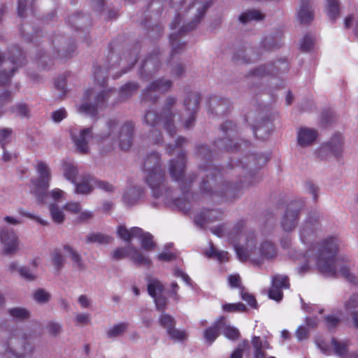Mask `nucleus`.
Instances as JSON below:
<instances>
[{
	"label": "nucleus",
	"mask_w": 358,
	"mask_h": 358,
	"mask_svg": "<svg viewBox=\"0 0 358 358\" xmlns=\"http://www.w3.org/2000/svg\"><path fill=\"white\" fill-rule=\"evenodd\" d=\"M20 31L23 37L27 41H33L37 37L38 31H34V29L29 24L22 25Z\"/></svg>",
	"instance_id": "obj_61"
},
{
	"label": "nucleus",
	"mask_w": 358,
	"mask_h": 358,
	"mask_svg": "<svg viewBox=\"0 0 358 358\" xmlns=\"http://www.w3.org/2000/svg\"><path fill=\"white\" fill-rule=\"evenodd\" d=\"M222 309L225 312H246L248 310L246 306L241 302L237 303H225L222 306Z\"/></svg>",
	"instance_id": "obj_62"
},
{
	"label": "nucleus",
	"mask_w": 358,
	"mask_h": 358,
	"mask_svg": "<svg viewBox=\"0 0 358 358\" xmlns=\"http://www.w3.org/2000/svg\"><path fill=\"white\" fill-rule=\"evenodd\" d=\"M67 24L76 31L84 30L91 25V20L88 15L76 11L69 16Z\"/></svg>",
	"instance_id": "obj_28"
},
{
	"label": "nucleus",
	"mask_w": 358,
	"mask_h": 358,
	"mask_svg": "<svg viewBox=\"0 0 358 358\" xmlns=\"http://www.w3.org/2000/svg\"><path fill=\"white\" fill-rule=\"evenodd\" d=\"M222 213L218 210H207L196 215L194 222L201 229L207 223L213 222L221 218Z\"/></svg>",
	"instance_id": "obj_32"
},
{
	"label": "nucleus",
	"mask_w": 358,
	"mask_h": 358,
	"mask_svg": "<svg viewBox=\"0 0 358 358\" xmlns=\"http://www.w3.org/2000/svg\"><path fill=\"white\" fill-rule=\"evenodd\" d=\"M127 324L124 322L115 324L107 331V336L110 338L122 336L127 331Z\"/></svg>",
	"instance_id": "obj_53"
},
{
	"label": "nucleus",
	"mask_w": 358,
	"mask_h": 358,
	"mask_svg": "<svg viewBox=\"0 0 358 358\" xmlns=\"http://www.w3.org/2000/svg\"><path fill=\"white\" fill-rule=\"evenodd\" d=\"M0 240L3 245V253L4 255H11L18 251V238L13 229L3 227L1 230Z\"/></svg>",
	"instance_id": "obj_26"
},
{
	"label": "nucleus",
	"mask_w": 358,
	"mask_h": 358,
	"mask_svg": "<svg viewBox=\"0 0 358 358\" xmlns=\"http://www.w3.org/2000/svg\"><path fill=\"white\" fill-rule=\"evenodd\" d=\"M302 203L299 201L290 202L280 220V226L283 231L289 232L297 226Z\"/></svg>",
	"instance_id": "obj_17"
},
{
	"label": "nucleus",
	"mask_w": 358,
	"mask_h": 358,
	"mask_svg": "<svg viewBox=\"0 0 358 358\" xmlns=\"http://www.w3.org/2000/svg\"><path fill=\"white\" fill-rule=\"evenodd\" d=\"M173 190L167 189L166 196H164L165 203L172 208H176L178 210L186 213L190 210L189 203L183 198H173L172 196Z\"/></svg>",
	"instance_id": "obj_31"
},
{
	"label": "nucleus",
	"mask_w": 358,
	"mask_h": 358,
	"mask_svg": "<svg viewBox=\"0 0 358 358\" xmlns=\"http://www.w3.org/2000/svg\"><path fill=\"white\" fill-rule=\"evenodd\" d=\"M64 250L73 261V266L80 271H83L85 268V265L83 263L80 255L76 250H74L69 245H64Z\"/></svg>",
	"instance_id": "obj_43"
},
{
	"label": "nucleus",
	"mask_w": 358,
	"mask_h": 358,
	"mask_svg": "<svg viewBox=\"0 0 358 358\" xmlns=\"http://www.w3.org/2000/svg\"><path fill=\"white\" fill-rule=\"evenodd\" d=\"M201 101L200 94L197 92H190L184 99V106L188 113H197Z\"/></svg>",
	"instance_id": "obj_37"
},
{
	"label": "nucleus",
	"mask_w": 358,
	"mask_h": 358,
	"mask_svg": "<svg viewBox=\"0 0 358 358\" xmlns=\"http://www.w3.org/2000/svg\"><path fill=\"white\" fill-rule=\"evenodd\" d=\"M245 120L252 127L255 136L261 141L268 139L274 129L271 114L266 108L255 106L245 115Z\"/></svg>",
	"instance_id": "obj_7"
},
{
	"label": "nucleus",
	"mask_w": 358,
	"mask_h": 358,
	"mask_svg": "<svg viewBox=\"0 0 358 358\" xmlns=\"http://www.w3.org/2000/svg\"><path fill=\"white\" fill-rule=\"evenodd\" d=\"M225 326V317H219L210 327L203 332L205 341L211 345L220 335V330Z\"/></svg>",
	"instance_id": "obj_33"
},
{
	"label": "nucleus",
	"mask_w": 358,
	"mask_h": 358,
	"mask_svg": "<svg viewBox=\"0 0 358 358\" xmlns=\"http://www.w3.org/2000/svg\"><path fill=\"white\" fill-rule=\"evenodd\" d=\"M177 102V99L173 96H168L161 112V116L164 122V128L167 133L173 137L176 133V128L173 122L175 114L172 109Z\"/></svg>",
	"instance_id": "obj_20"
},
{
	"label": "nucleus",
	"mask_w": 358,
	"mask_h": 358,
	"mask_svg": "<svg viewBox=\"0 0 358 358\" xmlns=\"http://www.w3.org/2000/svg\"><path fill=\"white\" fill-rule=\"evenodd\" d=\"M94 181V177L90 174L83 176L80 182H73L75 185V192L78 194H89L93 190L92 182Z\"/></svg>",
	"instance_id": "obj_36"
},
{
	"label": "nucleus",
	"mask_w": 358,
	"mask_h": 358,
	"mask_svg": "<svg viewBox=\"0 0 358 358\" xmlns=\"http://www.w3.org/2000/svg\"><path fill=\"white\" fill-rule=\"evenodd\" d=\"M115 93V89L111 87L87 89L84 94V102L79 106L78 111L91 117H96L99 110L107 107L109 99Z\"/></svg>",
	"instance_id": "obj_6"
},
{
	"label": "nucleus",
	"mask_w": 358,
	"mask_h": 358,
	"mask_svg": "<svg viewBox=\"0 0 358 358\" xmlns=\"http://www.w3.org/2000/svg\"><path fill=\"white\" fill-rule=\"evenodd\" d=\"M130 257L134 264L138 266H150L151 264V260L135 247L131 248Z\"/></svg>",
	"instance_id": "obj_46"
},
{
	"label": "nucleus",
	"mask_w": 358,
	"mask_h": 358,
	"mask_svg": "<svg viewBox=\"0 0 358 358\" xmlns=\"http://www.w3.org/2000/svg\"><path fill=\"white\" fill-rule=\"evenodd\" d=\"M8 313L13 318L18 321H24L30 317V312L27 308L22 307L9 308Z\"/></svg>",
	"instance_id": "obj_48"
},
{
	"label": "nucleus",
	"mask_w": 358,
	"mask_h": 358,
	"mask_svg": "<svg viewBox=\"0 0 358 358\" xmlns=\"http://www.w3.org/2000/svg\"><path fill=\"white\" fill-rule=\"evenodd\" d=\"M213 1H194L190 6L189 9L195 8L196 14L192 21L183 25L178 31L172 32L169 36L170 43L171 44V58H173L176 55L180 54L185 48V43L181 42L180 36L182 34L194 30L198 24L204 17L207 10L212 6Z\"/></svg>",
	"instance_id": "obj_5"
},
{
	"label": "nucleus",
	"mask_w": 358,
	"mask_h": 358,
	"mask_svg": "<svg viewBox=\"0 0 358 358\" xmlns=\"http://www.w3.org/2000/svg\"><path fill=\"white\" fill-rule=\"evenodd\" d=\"M145 196L144 189L140 187H133L124 192L122 201L127 207H132L140 203Z\"/></svg>",
	"instance_id": "obj_30"
},
{
	"label": "nucleus",
	"mask_w": 358,
	"mask_h": 358,
	"mask_svg": "<svg viewBox=\"0 0 358 358\" xmlns=\"http://www.w3.org/2000/svg\"><path fill=\"white\" fill-rule=\"evenodd\" d=\"M64 177L72 183L75 182L76 176L78 174L77 167L71 162H65L62 164Z\"/></svg>",
	"instance_id": "obj_49"
},
{
	"label": "nucleus",
	"mask_w": 358,
	"mask_h": 358,
	"mask_svg": "<svg viewBox=\"0 0 358 358\" xmlns=\"http://www.w3.org/2000/svg\"><path fill=\"white\" fill-rule=\"evenodd\" d=\"M164 287L157 279H150L148 284V292L154 299L157 310L164 311L168 304L167 298L162 295Z\"/></svg>",
	"instance_id": "obj_22"
},
{
	"label": "nucleus",
	"mask_w": 358,
	"mask_h": 358,
	"mask_svg": "<svg viewBox=\"0 0 358 358\" xmlns=\"http://www.w3.org/2000/svg\"><path fill=\"white\" fill-rule=\"evenodd\" d=\"M322 215L317 211L310 212L300 228L301 239L308 243L317 236L321 229L320 219Z\"/></svg>",
	"instance_id": "obj_14"
},
{
	"label": "nucleus",
	"mask_w": 358,
	"mask_h": 358,
	"mask_svg": "<svg viewBox=\"0 0 358 358\" xmlns=\"http://www.w3.org/2000/svg\"><path fill=\"white\" fill-rule=\"evenodd\" d=\"M145 181L152 189L154 198L158 199L164 194V196H166V190L169 188L165 185V176L163 170L147 173Z\"/></svg>",
	"instance_id": "obj_19"
},
{
	"label": "nucleus",
	"mask_w": 358,
	"mask_h": 358,
	"mask_svg": "<svg viewBox=\"0 0 358 358\" xmlns=\"http://www.w3.org/2000/svg\"><path fill=\"white\" fill-rule=\"evenodd\" d=\"M37 171L39 174L38 178L31 179V193L37 199L38 203H45L49 195L48 189L51 180V173L48 165L43 162H39L37 165ZM63 191L59 189H55L50 192L54 200H58L63 194Z\"/></svg>",
	"instance_id": "obj_9"
},
{
	"label": "nucleus",
	"mask_w": 358,
	"mask_h": 358,
	"mask_svg": "<svg viewBox=\"0 0 358 358\" xmlns=\"http://www.w3.org/2000/svg\"><path fill=\"white\" fill-rule=\"evenodd\" d=\"M71 137L74 143L76 150L81 155L90 152L89 140L92 137V128L82 129L78 134L71 131Z\"/></svg>",
	"instance_id": "obj_25"
},
{
	"label": "nucleus",
	"mask_w": 358,
	"mask_h": 358,
	"mask_svg": "<svg viewBox=\"0 0 358 358\" xmlns=\"http://www.w3.org/2000/svg\"><path fill=\"white\" fill-rule=\"evenodd\" d=\"M262 47L266 50H272L280 48L279 40L273 35L266 36L262 41Z\"/></svg>",
	"instance_id": "obj_56"
},
{
	"label": "nucleus",
	"mask_w": 358,
	"mask_h": 358,
	"mask_svg": "<svg viewBox=\"0 0 358 358\" xmlns=\"http://www.w3.org/2000/svg\"><path fill=\"white\" fill-rule=\"evenodd\" d=\"M140 85L137 82H128L120 90V99L124 101L136 94Z\"/></svg>",
	"instance_id": "obj_41"
},
{
	"label": "nucleus",
	"mask_w": 358,
	"mask_h": 358,
	"mask_svg": "<svg viewBox=\"0 0 358 358\" xmlns=\"http://www.w3.org/2000/svg\"><path fill=\"white\" fill-rule=\"evenodd\" d=\"M24 54L18 46H15L10 50L9 59L15 66H13L8 72L6 70L0 71V85H5L10 81L17 66L24 64Z\"/></svg>",
	"instance_id": "obj_21"
},
{
	"label": "nucleus",
	"mask_w": 358,
	"mask_h": 358,
	"mask_svg": "<svg viewBox=\"0 0 358 358\" xmlns=\"http://www.w3.org/2000/svg\"><path fill=\"white\" fill-rule=\"evenodd\" d=\"M220 129L223 137L215 141L216 147L221 150H238L239 143L234 138L237 135L236 124L231 120H227L220 125Z\"/></svg>",
	"instance_id": "obj_13"
},
{
	"label": "nucleus",
	"mask_w": 358,
	"mask_h": 358,
	"mask_svg": "<svg viewBox=\"0 0 358 358\" xmlns=\"http://www.w3.org/2000/svg\"><path fill=\"white\" fill-rule=\"evenodd\" d=\"M159 323L162 327L166 329V332L176 326L175 319L167 313H162L160 315Z\"/></svg>",
	"instance_id": "obj_60"
},
{
	"label": "nucleus",
	"mask_w": 358,
	"mask_h": 358,
	"mask_svg": "<svg viewBox=\"0 0 358 358\" xmlns=\"http://www.w3.org/2000/svg\"><path fill=\"white\" fill-rule=\"evenodd\" d=\"M231 102L229 99L213 96L208 100V113L215 117H224L230 111Z\"/></svg>",
	"instance_id": "obj_27"
},
{
	"label": "nucleus",
	"mask_w": 358,
	"mask_h": 358,
	"mask_svg": "<svg viewBox=\"0 0 358 358\" xmlns=\"http://www.w3.org/2000/svg\"><path fill=\"white\" fill-rule=\"evenodd\" d=\"M314 9L311 0H301L297 19L301 24H310L314 19Z\"/></svg>",
	"instance_id": "obj_29"
},
{
	"label": "nucleus",
	"mask_w": 358,
	"mask_h": 358,
	"mask_svg": "<svg viewBox=\"0 0 358 358\" xmlns=\"http://www.w3.org/2000/svg\"><path fill=\"white\" fill-rule=\"evenodd\" d=\"M245 220H238L229 232V238L234 243H239L242 236V234L244 232L245 229Z\"/></svg>",
	"instance_id": "obj_42"
},
{
	"label": "nucleus",
	"mask_w": 358,
	"mask_h": 358,
	"mask_svg": "<svg viewBox=\"0 0 358 358\" xmlns=\"http://www.w3.org/2000/svg\"><path fill=\"white\" fill-rule=\"evenodd\" d=\"M260 59V54L255 48L243 45L236 49L232 56V61L236 64H248L257 62Z\"/></svg>",
	"instance_id": "obj_23"
},
{
	"label": "nucleus",
	"mask_w": 358,
	"mask_h": 358,
	"mask_svg": "<svg viewBox=\"0 0 358 358\" xmlns=\"http://www.w3.org/2000/svg\"><path fill=\"white\" fill-rule=\"evenodd\" d=\"M186 152L181 151L178 153L177 159H172L169 162V173L171 178L178 182H180V189L182 192L187 194L190 189L192 182H193L196 176L195 175L189 176L188 178H184L185 171Z\"/></svg>",
	"instance_id": "obj_11"
},
{
	"label": "nucleus",
	"mask_w": 358,
	"mask_h": 358,
	"mask_svg": "<svg viewBox=\"0 0 358 358\" xmlns=\"http://www.w3.org/2000/svg\"><path fill=\"white\" fill-rule=\"evenodd\" d=\"M289 70V64L283 59H278L273 62L260 64L250 69L246 74L248 78L262 79L268 76H278L285 73Z\"/></svg>",
	"instance_id": "obj_12"
},
{
	"label": "nucleus",
	"mask_w": 358,
	"mask_h": 358,
	"mask_svg": "<svg viewBox=\"0 0 358 358\" xmlns=\"http://www.w3.org/2000/svg\"><path fill=\"white\" fill-rule=\"evenodd\" d=\"M34 300L41 304L47 303L51 299V294L44 289H36L34 293Z\"/></svg>",
	"instance_id": "obj_58"
},
{
	"label": "nucleus",
	"mask_w": 358,
	"mask_h": 358,
	"mask_svg": "<svg viewBox=\"0 0 358 358\" xmlns=\"http://www.w3.org/2000/svg\"><path fill=\"white\" fill-rule=\"evenodd\" d=\"M118 120L110 119L106 121L105 127L97 135L99 141L103 142L110 138L112 143L117 142L119 147L122 150H128L131 148L135 131V123L131 120L125 121L119 130Z\"/></svg>",
	"instance_id": "obj_3"
},
{
	"label": "nucleus",
	"mask_w": 358,
	"mask_h": 358,
	"mask_svg": "<svg viewBox=\"0 0 358 358\" xmlns=\"http://www.w3.org/2000/svg\"><path fill=\"white\" fill-rule=\"evenodd\" d=\"M265 15L259 10L253 9L242 13L238 17V20L243 24H247L252 21H262Z\"/></svg>",
	"instance_id": "obj_39"
},
{
	"label": "nucleus",
	"mask_w": 358,
	"mask_h": 358,
	"mask_svg": "<svg viewBox=\"0 0 358 358\" xmlns=\"http://www.w3.org/2000/svg\"><path fill=\"white\" fill-rule=\"evenodd\" d=\"M325 147L329 149L336 155L338 156L342 152L343 148V138L341 134H335L327 143Z\"/></svg>",
	"instance_id": "obj_47"
},
{
	"label": "nucleus",
	"mask_w": 358,
	"mask_h": 358,
	"mask_svg": "<svg viewBox=\"0 0 358 358\" xmlns=\"http://www.w3.org/2000/svg\"><path fill=\"white\" fill-rule=\"evenodd\" d=\"M172 85L171 80L164 79V78L150 83L142 91L141 101L144 102L156 103L159 99L158 93L164 94L167 92L172 87Z\"/></svg>",
	"instance_id": "obj_15"
},
{
	"label": "nucleus",
	"mask_w": 358,
	"mask_h": 358,
	"mask_svg": "<svg viewBox=\"0 0 358 358\" xmlns=\"http://www.w3.org/2000/svg\"><path fill=\"white\" fill-rule=\"evenodd\" d=\"M133 247L134 246H132L131 244H129L126 247L116 248L112 254L113 259L118 261L122 259L130 257L131 253V248Z\"/></svg>",
	"instance_id": "obj_54"
},
{
	"label": "nucleus",
	"mask_w": 358,
	"mask_h": 358,
	"mask_svg": "<svg viewBox=\"0 0 358 358\" xmlns=\"http://www.w3.org/2000/svg\"><path fill=\"white\" fill-rule=\"evenodd\" d=\"M141 240V248L145 250L150 251L155 247L153 241V236L148 232H144L142 230L141 234L138 237Z\"/></svg>",
	"instance_id": "obj_51"
},
{
	"label": "nucleus",
	"mask_w": 358,
	"mask_h": 358,
	"mask_svg": "<svg viewBox=\"0 0 358 358\" xmlns=\"http://www.w3.org/2000/svg\"><path fill=\"white\" fill-rule=\"evenodd\" d=\"M272 285L281 289L289 288V278L287 275H275L273 277Z\"/></svg>",
	"instance_id": "obj_63"
},
{
	"label": "nucleus",
	"mask_w": 358,
	"mask_h": 358,
	"mask_svg": "<svg viewBox=\"0 0 358 358\" xmlns=\"http://www.w3.org/2000/svg\"><path fill=\"white\" fill-rule=\"evenodd\" d=\"M141 233L142 229L136 227H132L130 230H128L124 226H118L117 229L118 237L129 244L131 243L132 238L138 237Z\"/></svg>",
	"instance_id": "obj_38"
},
{
	"label": "nucleus",
	"mask_w": 358,
	"mask_h": 358,
	"mask_svg": "<svg viewBox=\"0 0 358 358\" xmlns=\"http://www.w3.org/2000/svg\"><path fill=\"white\" fill-rule=\"evenodd\" d=\"M162 120L161 115H159L155 110H148L143 116V121L149 127H155Z\"/></svg>",
	"instance_id": "obj_50"
},
{
	"label": "nucleus",
	"mask_w": 358,
	"mask_h": 358,
	"mask_svg": "<svg viewBox=\"0 0 358 358\" xmlns=\"http://www.w3.org/2000/svg\"><path fill=\"white\" fill-rule=\"evenodd\" d=\"M250 234V238L248 240L246 249L238 246L237 245H234L237 257L240 260L245 262L250 259L254 264H260L264 259L270 260L276 257L277 251L274 244L270 241H265L261 245L259 248L261 257L257 259L255 258L252 250L250 251L248 250V248L252 246L255 243V241L253 240L255 236L254 233L251 231Z\"/></svg>",
	"instance_id": "obj_10"
},
{
	"label": "nucleus",
	"mask_w": 358,
	"mask_h": 358,
	"mask_svg": "<svg viewBox=\"0 0 358 358\" xmlns=\"http://www.w3.org/2000/svg\"><path fill=\"white\" fill-rule=\"evenodd\" d=\"M5 358H31L36 345L27 333L15 329L2 344Z\"/></svg>",
	"instance_id": "obj_4"
},
{
	"label": "nucleus",
	"mask_w": 358,
	"mask_h": 358,
	"mask_svg": "<svg viewBox=\"0 0 358 358\" xmlns=\"http://www.w3.org/2000/svg\"><path fill=\"white\" fill-rule=\"evenodd\" d=\"M205 255L210 258H215L222 262L227 258L228 253L224 251L217 250L213 245V243L210 242V249L205 252Z\"/></svg>",
	"instance_id": "obj_57"
},
{
	"label": "nucleus",
	"mask_w": 358,
	"mask_h": 358,
	"mask_svg": "<svg viewBox=\"0 0 358 358\" xmlns=\"http://www.w3.org/2000/svg\"><path fill=\"white\" fill-rule=\"evenodd\" d=\"M12 133L13 130L10 128L0 129V146L1 149H4V147L10 142Z\"/></svg>",
	"instance_id": "obj_64"
},
{
	"label": "nucleus",
	"mask_w": 358,
	"mask_h": 358,
	"mask_svg": "<svg viewBox=\"0 0 358 358\" xmlns=\"http://www.w3.org/2000/svg\"><path fill=\"white\" fill-rule=\"evenodd\" d=\"M331 343L334 354L340 358H345L348 353L349 341H340L333 337Z\"/></svg>",
	"instance_id": "obj_40"
},
{
	"label": "nucleus",
	"mask_w": 358,
	"mask_h": 358,
	"mask_svg": "<svg viewBox=\"0 0 358 358\" xmlns=\"http://www.w3.org/2000/svg\"><path fill=\"white\" fill-rule=\"evenodd\" d=\"M10 111L21 118L29 117V108L26 103H17L10 108Z\"/></svg>",
	"instance_id": "obj_52"
},
{
	"label": "nucleus",
	"mask_w": 358,
	"mask_h": 358,
	"mask_svg": "<svg viewBox=\"0 0 358 358\" xmlns=\"http://www.w3.org/2000/svg\"><path fill=\"white\" fill-rule=\"evenodd\" d=\"M144 171L147 173L162 170L160 164V155L158 152H151L143 162Z\"/></svg>",
	"instance_id": "obj_35"
},
{
	"label": "nucleus",
	"mask_w": 358,
	"mask_h": 358,
	"mask_svg": "<svg viewBox=\"0 0 358 358\" xmlns=\"http://www.w3.org/2000/svg\"><path fill=\"white\" fill-rule=\"evenodd\" d=\"M113 240V237L102 233H91L86 237L87 243H99L101 245L108 244Z\"/></svg>",
	"instance_id": "obj_45"
},
{
	"label": "nucleus",
	"mask_w": 358,
	"mask_h": 358,
	"mask_svg": "<svg viewBox=\"0 0 358 358\" xmlns=\"http://www.w3.org/2000/svg\"><path fill=\"white\" fill-rule=\"evenodd\" d=\"M338 251L337 239L329 237L324 239L318 249L316 265L319 271L329 277H337L336 255Z\"/></svg>",
	"instance_id": "obj_8"
},
{
	"label": "nucleus",
	"mask_w": 358,
	"mask_h": 358,
	"mask_svg": "<svg viewBox=\"0 0 358 358\" xmlns=\"http://www.w3.org/2000/svg\"><path fill=\"white\" fill-rule=\"evenodd\" d=\"M317 137V131L313 129L301 128L297 135L298 144L302 147L312 145Z\"/></svg>",
	"instance_id": "obj_34"
},
{
	"label": "nucleus",
	"mask_w": 358,
	"mask_h": 358,
	"mask_svg": "<svg viewBox=\"0 0 358 358\" xmlns=\"http://www.w3.org/2000/svg\"><path fill=\"white\" fill-rule=\"evenodd\" d=\"M52 43L57 55L62 58L71 57L76 49L75 41L62 34L55 35Z\"/></svg>",
	"instance_id": "obj_18"
},
{
	"label": "nucleus",
	"mask_w": 358,
	"mask_h": 358,
	"mask_svg": "<svg viewBox=\"0 0 358 358\" xmlns=\"http://www.w3.org/2000/svg\"><path fill=\"white\" fill-rule=\"evenodd\" d=\"M52 263L54 265L55 269L59 272L63 268L64 264V259L59 249H55L52 252Z\"/></svg>",
	"instance_id": "obj_59"
},
{
	"label": "nucleus",
	"mask_w": 358,
	"mask_h": 358,
	"mask_svg": "<svg viewBox=\"0 0 358 358\" xmlns=\"http://www.w3.org/2000/svg\"><path fill=\"white\" fill-rule=\"evenodd\" d=\"M326 11L328 17L334 22L340 15L339 0H326Z\"/></svg>",
	"instance_id": "obj_44"
},
{
	"label": "nucleus",
	"mask_w": 358,
	"mask_h": 358,
	"mask_svg": "<svg viewBox=\"0 0 358 358\" xmlns=\"http://www.w3.org/2000/svg\"><path fill=\"white\" fill-rule=\"evenodd\" d=\"M50 213L52 220L57 224H62L64 220V214L57 204H50Z\"/></svg>",
	"instance_id": "obj_55"
},
{
	"label": "nucleus",
	"mask_w": 358,
	"mask_h": 358,
	"mask_svg": "<svg viewBox=\"0 0 358 358\" xmlns=\"http://www.w3.org/2000/svg\"><path fill=\"white\" fill-rule=\"evenodd\" d=\"M195 156L198 160H200L199 169L206 173H210V169L218 168L213 165L212 162L214 155L209 147L205 144H198L196 145Z\"/></svg>",
	"instance_id": "obj_24"
},
{
	"label": "nucleus",
	"mask_w": 358,
	"mask_h": 358,
	"mask_svg": "<svg viewBox=\"0 0 358 358\" xmlns=\"http://www.w3.org/2000/svg\"><path fill=\"white\" fill-rule=\"evenodd\" d=\"M266 160L262 156L250 155L239 161L230 171L214 168L206 173L200 185L206 194L229 201L237 196L238 191L253 185L256 173Z\"/></svg>",
	"instance_id": "obj_1"
},
{
	"label": "nucleus",
	"mask_w": 358,
	"mask_h": 358,
	"mask_svg": "<svg viewBox=\"0 0 358 358\" xmlns=\"http://www.w3.org/2000/svg\"><path fill=\"white\" fill-rule=\"evenodd\" d=\"M161 51L159 48H154L144 59L139 70L140 78L148 80L151 78L160 69Z\"/></svg>",
	"instance_id": "obj_16"
},
{
	"label": "nucleus",
	"mask_w": 358,
	"mask_h": 358,
	"mask_svg": "<svg viewBox=\"0 0 358 358\" xmlns=\"http://www.w3.org/2000/svg\"><path fill=\"white\" fill-rule=\"evenodd\" d=\"M110 52L108 55V64L103 68L101 66H96L94 68V76L97 84L101 87H106L105 85L107 81V71L114 69L120 64L121 60H125L127 64L131 69L137 62L138 55L140 54L141 47L139 44H136L131 50H127L122 52L119 60L118 54L124 48L120 46L117 40L113 41L110 43Z\"/></svg>",
	"instance_id": "obj_2"
}]
</instances>
